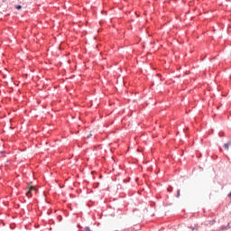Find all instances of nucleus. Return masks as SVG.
<instances>
[{"label":"nucleus","mask_w":231,"mask_h":231,"mask_svg":"<svg viewBox=\"0 0 231 231\" xmlns=\"http://www.w3.org/2000/svg\"><path fill=\"white\" fill-rule=\"evenodd\" d=\"M33 192H37V189H35L34 186L28 184L26 191L27 198H32V196H33Z\"/></svg>","instance_id":"obj_1"},{"label":"nucleus","mask_w":231,"mask_h":231,"mask_svg":"<svg viewBox=\"0 0 231 231\" xmlns=\"http://www.w3.org/2000/svg\"><path fill=\"white\" fill-rule=\"evenodd\" d=\"M230 145H231V143H230V142H229V143H225V144H224L225 150H226V151H228V149H229Z\"/></svg>","instance_id":"obj_2"},{"label":"nucleus","mask_w":231,"mask_h":231,"mask_svg":"<svg viewBox=\"0 0 231 231\" xmlns=\"http://www.w3.org/2000/svg\"><path fill=\"white\" fill-rule=\"evenodd\" d=\"M15 8H16V10H21L22 6L21 5H16Z\"/></svg>","instance_id":"obj_3"},{"label":"nucleus","mask_w":231,"mask_h":231,"mask_svg":"<svg viewBox=\"0 0 231 231\" xmlns=\"http://www.w3.org/2000/svg\"><path fill=\"white\" fill-rule=\"evenodd\" d=\"M84 231H91V229H89V227H85Z\"/></svg>","instance_id":"obj_4"},{"label":"nucleus","mask_w":231,"mask_h":231,"mask_svg":"<svg viewBox=\"0 0 231 231\" xmlns=\"http://www.w3.org/2000/svg\"><path fill=\"white\" fill-rule=\"evenodd\" d=\"M177 198H180V189L177 191Z\"/></svg>","instance_id":"obj_5"},{"label":"nucleus","mask_w":231,"mask_h":231,"mask_svg":"<svg viewBox=\"0 0 231 231\" xmlns=\"http://www.w3.org/2000/svg\"><path fill=\"white\" fill-rule=\"evenodd\" d=\"M228 198H231V192L228 194Z\"/></svg>","instance_id":"obj_6"},{"label":"nucleus","mask_w":231,"mask_h":231,"mask_svg":"<svg viewBox=\"0 0 231 231\" xmlns=\"http://www.w3.org/2000/svg\"><path fill=\"white\" fill-rule=\"evenodd\" d=\"M168 190H169V192H171V189H168Z\"/></svg>","instance_id":"obj_7"}]
</instances>
